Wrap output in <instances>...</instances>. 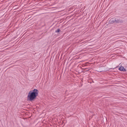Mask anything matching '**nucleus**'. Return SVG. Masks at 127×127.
Instances as JSON below:
<instances>
[{
	"instance_id": "f257e3e1",
	"label": "nucleus",
	"mask_w": 127,
	"mask_h": 127,
	"mask_svg": "<svg viewBox=\"0 0 127 127\" xmlns=\"http://www.w3.org/2000/svg\"><path fill=\"white\" fill-rule=\"evenodd\" d=\"M38 92V91L36 89L30 91L28 93V99L30 101L33 100L37 96Z\"/></svg>"
},
{
	"instance_id": "f03ea898",
	"label": "nucleus",
	"mask_w": 127,
	"mask_h": 127,
	"mask_svg": "<svg viewBox=\"0 0 127 127\" xmlns=\"http://www.w3.org/2000/svg\"><path fill=\"white\" fill-rule=\"evenodd\" d=\"M110 21L112 23H122L123 21H120L119 20L116 19H110Z\"/></svg>"
},
{
	"instance_id": "7ed1b4c3",
	"label": "nucleus",
	"mask_w": 127,
	"mask_h": 127,
	"mask_svg": "<svg viewBox=\"0 0 127 127\" xmlns=\"http://www.w3.org/2000/svg\"><path fill=\"white\" fill-rule=\"evenodd\" d=\"M119 70L121 71H126L124 68L123 66H121L119 68Z\"/></svg>"
},
{
	"instance_id": "20e7f679",
	"label": "nucleus",
	"mask_w": 127,
	"mask_h": 127,
	"mask_svg": "<svg viewBox=\"0 0 127 127\" xmlns=\"http://www.w3.org/2000/svg\"><path fill=\"white\" fill-rule=\"evenodd\" d=\"M61 31L60 29H57V30H56L55 31V32L56 33H59V32H60Z\"/></svg>"
}]
</instances>
